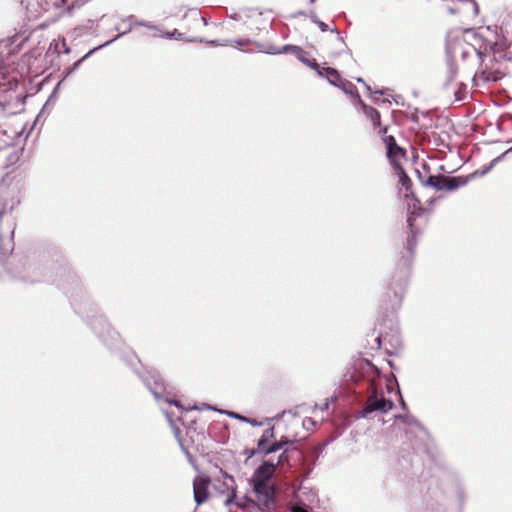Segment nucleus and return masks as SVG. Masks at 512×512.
<instances>
[{"mask_svg":"<svg viewBox=\"0 0 512 512\" xmlns=\"http://www.w3.org/2000/svg\"><path fill=\"white\" fill-rule=\"evenodd\" d=\"M429 212L418 207L408 211L407 227L409 229L406 244L400 252V258L386 288L381 295L378 308V321L380 332L374 338L376 347H381L382 341L388 340L391 344L399 343L397 312L402 306L404 295L411 275L415 249L418 236L422 233L428 222Z\"/></svg>","mask_w":512,"mask_h":512,"instance_id":"obj_1","label":"nucleus"},{"mask_svg":"<svg viewBox=\"0 0 512 512\" xmlns=\"http://www.w3.org/2000/svg\"><path fill=\"white\" fill-rule=\"evenodd\" d=\"M57 285L70 298L76 313L84 317L96 336L109 348H119L121 337L108 323L103 314L99 313L96 305L82 289L78 276L69 268H62L58 273Z\"/></svg>","mask_w":512,"mask_h":512,"instance_id":"obj_2","label":"nucleus"},{"mask_svg":"<svg viewBox=\"0 0 512 512\" xmlns=\"http://www.w3.org/2000/svg\"><path fill=\"white\" fill-rule=\"evenodd\" d=\"M278 465L272 460L263 461L256 468L250 480L256 500L267 509H272L275 506L276 491L272 477Z\"/></svg>","mask_w":512,"mask_h":512,"instance_id":"obj_3","label":"nucleus"},{"mask_svg":"<svg viewBox=\"0 0 512 512\" xmlns=\"http://www.w3.org/2000/svg\"><path fill=\"white\" fill-rule=\"evenodd\" d=\"M123 359L127 363V365L130 366L131 369L139 376L144 385L153 394L156 401L159 402L160 400H165V402H167L168 404L183 409V406L181 405L180 401L168 397L164 380L157 371L141 372L139 370V368L142 367L141 362L134 353L126 355Z\"/></svg>","mask_w":512,"mask_h":512,"instance_id":"obj_4","label":"nucleus"},{"mask_svg":"<svg viewBox=\"0 0 512 512\" xmlns=\"http://www.w3.org/2000/svg\"><path fill=\"white\" fill-rule=\"evenodd\" d=\"M369 394L365 398L361 410L357 412L359 418H370L373 413L384 414L394 407V402L387 399L382 391H379L371 383H368Z\"/></svg>","mask_w":512,"mask_h":512,"instance_id":"obj_5","label":"nucleus"},{"mask_svg":"<svg viewBox=\"0 0 512 512\" xmlns=\"http://www.w3.org/2000/svg\"><path fill=\"white\" fill-rule=\"evenodd\" d=\"M445 52L446 55L454 59V61H456L458 55L461 57L462 61L473 57L480 65H483L484 59L487 56L486 53H483L481 50L459 38L447 40Z\"/></svg>","mask_w":512,"mask_h":512,"instance_id":"obj_6","label":"nucleus"},{"mask_svg":"<svg viewBox=\"0 0 512 512\" xmlns=\"http://www.w3.org/2000/svg\"><path fill=\"white\" fill-rule=\"evenodd\" d=\"M417 175L424 186L432 187L437 191L446 190L454 192L469 182V178H465L464 176H444L439 174L429 175L426 180H423L419 171H417Z\"/></svg>","mask_w":512,"mask_h":512,"instance_id":"obj_7","label":"nucleus"},{"mask_svg":"<svg viewBox=\"0 0 512 512\" xmlns=\"http://www.w3.org/2000/svg\"><path fill=\"white\" fill-rule=\"evenodd\" d=\"M498 59L500 58L498 57L497 49L494 47V54L493 57H490L489 63L484 61L481 69L472 78L476 85H479V81L483 83L497 82L504 76V73L499 68L494 67V62H498Z\"/></svg>","mask_w":512,"mask_h":512,"instance_id":"obj_8","label":"nucleus"},{"mask_svg":"<svg viewBox=\"0 0 512 512\" xmlns=\"http://www.w3.org/2000/svg\"><path fill=\"white\" fill-rule=\"evenodd\" d=\"M19 87L20 84L16 80H8L7 83L0 84V105L3 108L10 106L14 100L20 105L24 103L23 92H17Z\"/></svg>","mask_w":512,"mask_h":512,"instance_id":"obj_9","label":"nucleus"},{"mask_svg":"<svg viewBox=\"0 0 512 512\" xmlns=\"http://www.w3.org/2000/svg\"><path fill=\"white\" fill-rule=\"evenodd\" d=\"M500 32L503 39L495 42L494 47L497 49L500 59H506L512 62V50H510V43L508 42V36L512 34V18L508 24L500 27Z\"/></svg>","mask_w":512,"mask_h":512,"instance_id":"obj_10","label":"nucleus"},{"mask_svg":"<svg viewBox=\"0 0 512 512\" xmlns=\"http://www.w3.org/2000/svg\"><path fill=\"white\" fill-rule=\"evenodd\" d=\"M209 485H210V479L205 476H197L193 480V494H194V501L199 506L203 504L209 497Z\"/></svg>","mask_w":512,"mask_h":512,"instance_id":"obj_11","label":"nucleus"},{"mask_svg":"<svg viewBox=\"0 0 512 512\" xmlns=\"http://www.w3.org/2000/svg\"><path fill=\"white\" fill-rule=\"evenodd\" d=\"M275 442L281 445V449H284V451L278 456L277 464H289L290 455L295 454L301 456V451L294 446V441L289 439L288 437L282 436L279 440H276Z\"/></svg>","mask_w":512,"mask_h":512,"instance_id":"obj_12","label":"nucleus"},{"mask_svg":"<svg viewBox=\"0 0 512 512\" xmlns=\"http://www.w3.org/2000/svg\"><path fill=\"white\" fill-rule=\"evenodd\" d=\"M133 19H134V17L132 15L126 16V17H124L122 19V23H125V22H129L130 23V25L127 28H125L124 30H122L123 26H121V25H116L114 27L115 31L120 32L117 35V36H119L117 39H119L122 35H125V34L129 33L132 30V24H134L136 26L146 27V28H149V29H152V30H156V31H161V29L158 26L153 25L150 22L138 21V20L133 21Z\"/></svg>","mask_w":512,"mask_h":512,"instance_id":"obj_13","label":"nucleus"},{"mask_svg":"<svg viewBox=\"0 0 512 512\" xmlns=\"http://www.w3.org/2000/svg\"><path fill=\"white\" fill-rule=\"evenodd\" d=\"M118 37L119 36H115L113 39H111L109 41H106L105 43H103V44H101V45H99L97 47H94L93 49L88 51L82 58H80L79 60L74 62V64L72 66L68 67L64 71V78H67L68 76H70L76 69L79 68V66L82 64V62L85 61L87 58H89L94 52H96L97 50L102 49L103 47L109 46L114 41H116Z\"/></svg>","mask_w":512,"mask_h":512,"instance_id":"obj_14","label":"nucleus"},{"mask_svg":"<svg viewBox=\"0 0 512 512\" xmlns=\"http://www.w3.org/2000/svg\"><path fill=\"white\" fill-rule=\"evenodd\" d=\"M204 407L206 409L214 410V411H217L219 413L225 414V415H227L228 417H230L232 419H236L238 421H241V422H244V423H248V424H250L253 427H258V426L262 425V423L257 421L256 419L250 418V417H247V416H244V415H241V414H239L237 412H234V411L219 410V409L213 408L212 406H210L208 404H204Z\"/></svg>","mask_w":512,"mask_h":512,"instance_id":"obj_15","label":"nucleus"},{"mask_svg":"<svg viewBox=\"0 0 512 512\" xmlns=\"http://www.w3.org/2000/svg\"><path fill=\"white\" fill-rule=\"evenodd\" d=\"M384 143L386 145L387 157L389 159H394L405 154L404 149L397 144L395 138L392 135L386 136L384 138Z\"/></svg>","mask_w":512,"mask_h":512,"instance_id":"obj_16","label":"nucleus"},{"mask_svg":"<svg viewBox=\"0 0 512 512\" xmlns=\"http://www.w3.org/2000/svg\"><path fill=\"white\" fill-rule=\"evenodd\" d=\"M457 74L458 66L456 61L446 55V72L443 86L447 88L449 85H451L455 81Z\"/></svg>","mask_w":512,"mask_h":512,"instance_id":"obj_17","label":"nucleus"},{"mask_svg":"<svg viewBox=\"0 0 512 512\" xmlns=\"http://www.w3.org/2000/svg\"><path fill=\"white\" fill-rule=\"evenodd\" d=\"M295 456H296L297 460L301 461L300 478H301V484H302L314 470L316 461H314V460L309 461L308 457H306V455H304L302 452H301V456H298V455H295Z\"/></svg>","mask_w":512,"mask_h":512,"instance_id":"obj_18","label":"nucleus"},{"mask_svg":"<svg viewBox=\"0 0 512 512\" xmlns=\"http://www.w3.org/2000/svg\"><path fill=\"white\" fill-rule=\"evenodd\" d=\"M301 496L304 501L306 502V505L313 508L314 504L317 502V494L315 491L308 487L300 486L298 491L295 492V499L298 501V497Z\"/></svg>","mask_w":512,"mask_h":512,"instance_id":"obj_19","label":"nucleus"},{"mask_svg":"<svg viewBox=\"0 0 512 512\" xmlns=\"http://www.w3.org/2000/svg\"><path fill=\"white\" fill-rule=\"evenodd\" d=\"M454 493H455V497L458 502L459 511H462V509L465 505L466 499H467V495H466V489H465L462 481L459 479H456L454 482Z\"/></svg>","mask_w":512,"mask_h":512,"instance_id":"obj_20","label":"nucleus"},{"mask_svg":"<svg viewBox=\"0 0 512 512\" xmlns=\"http://www.w3.org/2000/svg\"><path fill=\"white\" fill-rule=\"evenodd\" d=\"M361 103L363 113L371 120L374 126L380 125V113L378 110L365 104L361 99H359Z\"/></svg>","mask_w":512,"mask_h":512,"instance_id":"obj_21","label":"nucleus"},{"mask_svg":"<svg viewBox=\"0 0 512 512\" xmlns=\"http://www.w3.org/2000/svg\"><path fill=\"white\" fill-rule=\"evenodd\" d=\"M395 169L399 177V182L406 191H409L412 186V181L400 164H395Z\"/></svg>","mask_w":512,"mask_h":512,"instance_id":"obj_22","label":"nucleus"},{"mask_svg":"<svg viewBox=\"0 0 512 512\" xmlns=\"http://www.w3.org/2000/svg\"><path fill=\"white\" fill-rule=\"evenodd\" d=\"M224 478L226 480L224 485L227 486V488H229V487L231 488V493L227 496V498L224 501L225 505L228 506V505L232 504L236 498V488L233 486L234 479L232 476L225 473Z\"/></svg>","mask_w":512,"mask_h":512,"instance_id":"obj_23","label":"nucleus"},{"mask_svg":"<svg viewBox=\"0 0 512 512\" xmlns=\"http://www.w3.org/2000/svg\"><path fill=\"white\" fill-rule=\"evenodd\" d=\"M397 419L403 421L407 426L409 427H416L419 430L425 432L424 426L412 415L406 414V415H396Z\"/></svg>","mask_w":512,"mask_h":512,"instance_id":"obj_24","label":"nucleus"},{"mask_svg":"<svg viewBox=\"0 0 512 512\" xmlns=\"http://www.w3.org/2000/svg\"><path fill=\"white\" fill-rule=\"evenodd\" d=\"M275 437L274 427H269L263 431L262 436L257 441V449H263L270 439Z\"/></svg>","mask_w":512,"mask_h":512,"instance_id":"obj_25","label":"nucleus"},{"mask_svg":"<svg viewBox=\"0 0 512 512\" xmlns=\"http://www.w3.org/2000/svg\"><path fill=\"white\" fill-rule=\"evenodd\" d=\"M286 53H292L294 56L296 53L301 54V47L291 44L283 45L281 48H277L274 46V52L272 53V55Z\"/></svg>","mask_w":512,"mask_h":512,"instance_id":"obj_26","label":"nucleus"},{"mask_svg":"<svg viewBox=\"0 0 512 512\" xmlns=\"http://www.w3.org/2000/svg\"><path fill=\"white\" fill-rule=\"evenodd\" d=\"M235 504L243 510H246L247 508H252V509H259L261 512H263V509L260 507L259 504H257L254 500H251L247 497H244L243 499L238 500L237 502H235Z\"/></svg>","mask_w":512,"mask_h":512,"instance_id":"obj_27","label":"nucleus"},{"mask_svg":"<svg viewBox=\"0 0 512 512\" xmlns=\"http://www.w3.org/2000/svg\"><path fill=\"white\" fill-rule=\"evenodd\" d=\"M338 88H340L345 94L356 96L360 99L359 94L357 92V88L347 80L341 81L340 85H338Z\"/></svg>","mask_w":512,"mask_h":512,"instance_id":"obj_28","label":"nucleus"},{"mask_svg":"<svg viewBox=\"0 0 512 512\" xmlns=\"http://www.w3.org/2000/svg\"><path fill=\"white\" fill-rule=\"evenodd\" d=\"M312 507L306 505L304 499L299 496L298 501H296L290 508V512H309Z\"/></svg>","mask_w":512,"mask_h":512,"instance_id":"obj_29","label":"nucleus"},{"mask_svg":"<svg viewBox=\"0 0 512 512\" xmlns=\"http://www.w3.org/2000/svg\"><path fill=\"white\" fill-rule=\"evenodd\" d=\"M281 450V445L277 444L275 441L271 444L267 443L264 444L263 449H257V452L263 455H269L276 453L277 451Z\"/></svg>","mask_w":512,"mask_h":512,"instance_id":"obj_30","label":"nucleus"},{"mask_svg":"<svg viewBox=\"0 0 512 512\" xmlns=\"http://www.w3.org/2000/svg\"><path fill=\"white\" fill-rule=\"evenodd\" d=\"M454 96L456 101H463L467 96V85L463 82H458Z\"/></svg>","mask_w":512,"mask_h":512,"instance_id":"obj_31","label":"nucleus"},{"mask_svg":"<svg viewBox=\"0 0 512 512\" xmlns=\"http://www.w3.org/2000/svg\"><path fill=\"white\" fill-rule=\"evenodd\" d=\"M183 18H189L193 22H199V20L202 19V16L200 10L197 8H185Z\"/></svg>","mask_w":512,"mask_h":512,"instance_id":"obj_32","label":"nucleus"},{"mask_svg":"<svg viewBox=\"0 0 512 512\" xmlns=\"http://www.w3.org/2000/svg\"><path fill=\"white\" fill-rule=\"evenodd\" d=\"M252 43L256 46V48L260 52L271 54V55L274 52V45L271 43H268V42L264 43V42H258V41H253Z\"/></svg>","mask_w":512,"mask_h":512,"instance_id":"obj_33","label":"nucleus"},{"mask_svg":"<svg viewBox=\"0 0 512 512\" xmlns=\"http://www.w3.org/2000/svg\"><path fill=\"white\" fill-rule=\"evenodd\" d=\"M93 25L94 21L89 19L85 25L76 27L73 33L76 37L82 36L84 33H87L88 30L92 29Z\"/></svg>","mask_w":512,"mask_h":512,"instance_id":"obj_34","label":"nucleus"},{"mask_svg":"<svg viewBox=\"0 0 512 512\" xmlns=\"http://www.w3.org/2000/svg\"><path fill=\"white\" fill-rule=\"evenodd\" d=\"M504 159V155H500L496 158H494L490 163L489 165H487L486 167H484L482 170H481V176H484L486 175L488 172H490L492 170V168L497 164L499 163L500 161H502Z\"/></svg>","mask_w":512,"mask_h":512,"instance_id":"obj_35","label":"nucleus"},{"mask_svg":"<svg viewBox=\"0 0 512 512\" xmlns=\"http://www.w3.org/2000/svg\"><path fill=\"white\" fill-rule=\"evenodd\" d=\"M330 442H331V441H330V440H328V441H326V442L320 443V444H318V445H316V446L312 447V449H311V450H312V451H313V453L315 454L314 461H316V462H317V460H318V458H319L320 454L323 452V450L325 449V447H326Z\"/></svg>","mask_w":512,"mask_h":512,"instance_id":"obj_36","label":"nucleus"},{"mask_svg":"<svg viewBox=\"0 0 512 512\" xmlns=\"http://www.w3.org/2000/svg\"><path fill=\"white\" fill-rule=\"evenodd\" d=\"M307 52L304 51L302 48H301V54L299 53H296L295 54V57L303 64H305L306 66L310 67L312 65V59H309L307 56Z\"/></svg>","mask_w":512,"mask_h":512,"instance_id":"obj_37","label":"nucleus"},{"mask_svg":"<svg viewBox=\"0 0 512 512\" xmlns=\"http://www.w3.org/2000/svg\"><path fill=\"white\" fill-rule=\"evenodd\" d=\"M163 37H165L167 39L183 40L184 39V34L180 33L177 29H174L171 32H166L163 35Z\"/></svg>","mask_w":512,"mask_h":512,"instance_id":"obj_38","label":"nucleus"},{"mask_svg":"<svg viewBox=\"0 0 512 512\" xmlns=\"http://www.w3.org/2000/svg\"><path fill=\"white\" fill-rule=\"evenodd\" d=\"M331 32L336 33V34L338 35L337 40H338L341 44H343V45H344V50H343V52H345V53L349 54L350 56H352V51H351V49L346 45V43H345V41H344V38H343L342 36H340V35H339V31H338V29H337L336 27H334V28H332V29H331Z\"/></svg>","mask_w":512,"mask_h":512,"instance_id":"obj_39","label":"nucleus"},{"mask_svg":"<svg viewBox=\"0 0 512 512\" xmlns=\"http://www.w3.org/2000/svg\"><path fill=\"white\" fill-rule=\"evenodd\" d=\"M321 74L322 75H319V76L320 77H324V78H326L329 75H334V76L336 75V76H338V71L336 69H334V68H331V67H323L321 69Z\"/></svg>","mask_w":512,"mask_h":512,"instance_id":"obj_40","label":"nucleus"},{"mask_svg":"<svg viewBox=\"0 0 512 512\" xmlns=\"http://www.w3.org/2000/svg\"><path fill=\"white\" fill-rule=\"evenodd\" d=\"M327 81L329 82V84L335 86V87H338V85H340L341 81H343L341 79V76L340 74L338 73V76H334V75H329L326 77Z\"/></svg>","mask_w":512,"mask_h":512,"instance_id":"obj_41","label":"nucleus"},{"mask_svg":"<svg viewBox=\"0 0 512 512\" xmlns=\"http://www.w3.org/2000/svg\"><path fill=\"white\" fill-rule=\"evenodd\" d=\"M428 512H447L446 508L440 503H432L428 508Z\"/></svg>","mask_w":512,"mask_h":512,"instance_id":"obj_42","label":"nucleus"},{"mask_svg":"<svg viewBox=\"0 0 512 512\" xmlns=\"http://www.w3.org/2000/svg\"><path fill=\"white\" fill-rule=\"evenodd\" d=\"M232 42L238 46H246L249 43H251L252 41L250 39H246V38H238V39L233 40Z\"/></svg>","mask_w":512,"mask_h":512,"instance_id":"obj_43","label":"nucleus"},{"mask_svg":"<svg viewBox=\"0 0 512 512\" xmlns=\"http://www.w3.org/2000/svg\"><path fill=\"white\" fill-rule=\"evenodd\" d=\"M310 68H311V69H313L314 71H316V73H317L318 75H322V74H321V69H322L323 67H320V66H319V64L316 62V60H315V59H312V65L310 66Z\"/></svg>","mask_w":512,"mask_h":512,"instance_id":"obj_44","label":"nucleus"},{"mask_svg":"<svg viewBox=\"0 0 512 512\" xmlns=\"http://www.w3.org/2000/svg\"><path fill=\"white\" fill-rule=\"evenodd\" d=\"M310 68H311V69H313L314 71H316V73H317L318 75H322V74H321V69H322L323 67H320V66H319V64L316 62V60H315V59H312V65L310 66Z\"/></svg>","mask_w":512,"mask_h":512,"instance_id":"obj_45","label":"nucleus"},{"mask_svg":"<svg viewBox=\"0 0 512 512\" xmlns=\"http://www.w3.org/2000/svg\"><path fill=\"white\" fill-rule=\"evenodd\" d=\"M166 417H167L168 421L170 422V424H171V426H172L176 436H179L180 435V429L178 427L174 426L173 420L171 419L170 414L166 413Z\"/></svg>","mask_w":512,"mask_h":512,"instance_id":"obj_46","label":"nucleus"},{"mask_svg":"<svg viewBox=\"0 0 512 512\" xmlns=\"http://www.w3.org/2000/svg\"><path fill=\"white\" fill-rule=\"evenodd\" d=\"M316 25L319 27V29L322 32H326V31L330 30L329 26L326 23H324L323 21H321V20L317 21Z\"/></svg>","mask_w":512,"mask_h":512,"instance_id":"obj_47","label":"nucleus"},{"mask_svg":"<svg viewBox=\"0 0 512 512\" xmlns=\"http://www.w3.org/2000/svg\"><path fill=\"white\" fill-rule=\"evenodd\" d=\"M307 16L310 18V20L317 24V21H319L320 19L318 18L317 14L315 13V11H310L309 14H307Z\"/></svg>","mask_w":512,"mask_h":512,"instance_id":"obj_48","label":"nucleus"},{"mask_svg":"<svg viewBox=\"0 0 512 512\" xmlns=\"http://www.w3.org/2000/svg\"><path fill=\"white\" fill-rule=\"evenodd\" d=\"M418 109H415V112L411 114L410 116V120L414 123H418L419 121V118H418Z\"/></svg>","mask_w":512,"mask_h":512,"instance_id":"obj_49","label":"nucleus"},{"mask_svg":"<svg viewBox=\"0 0 512 512\" xmlns=\"http://www.w3.org/2000/svg\"><path fill=\"white\" fill-rule=\"evenodd\" d=\"M315 408H319L321 411L328 410L329 408V401L326 400L322 405L318 406L315 405Z\"/></svg>","mask_w":512,"mask_h":512,"instance_id":"obj_50","label":"nucleus"},{"mask_svg":"<svg viewBox=\"0 0 512 512\" xmlns=\"http://www.w3.org/2000/svg\"><path fill=\"white\" fill-rule=\"evenodd\" d=\"M476 176H481V170H476L475 172L469 174L468 176H464L465 178H469V181L475 178Z\"/></svg>","mask_w":512,"mask_h":512,"instance_id":"obj_51","label":"nucleus"},{"mask_svg":"<svg viewBox=\"0 0 512 512\" xmlns=\"http://www.w3.org/2000/svg\"><path fill=\"white\" fill-rule=\"evenodd\" d=\"M62 48L64 53L68 54L70 52V47L66 44L65 39H62Z\"/></svg>","mask_w":512,"mask_h":512,"instance_id":"obj_52","label":"nucleus"},{"mask_svg":"<svg viewBox=\"0 0 512 512\" xmlns=\"http://www.w3.org/2000/svg\"><path fill=\"white\" fill-rule=\"evenodd\" d=\"M356 81L360 82V83H363L365 85V87H366V90L369 93H371V87L369 85H367L366 82L361 77L356 78Z\"/></svg>","mask_w":512,"mask_h":512,"instance_id":"obj_53","label":"nucleus"},{"mask_svg":"<svg viewBox=\"0 0 512 512\" xmlns=\"http://www.w3.org/2000/svg\"><path fill=\"white\" fill-rule=\"evenodd\" d=\"M398 394H399V397H400V404H401V407H402L403 409L407 410V405H406V403H405V401H404V399H403V397H402V395H401L400 390H398Z\"/></svg>","mask_w":512,"mask_h":512,"instance_id":"obj_54","label":"nucleus"},{"mask_svg":"<svg viewBox=\"0 0 512 512\" xmlns=\"http://www.w3.org/2000/svg\"><path fill=\"white\" fill-rule=\"evenodd\" d=\"M402 100H403L402 96H399V95H398V96H396V97L394 98V102H395L397 105H404V103H403V101H402Z\"/></svg>","mask_w":512,"mask_h":512,"instance_id":"obj_55","label":"nucleus"},{"mask_svg":"<svg viewBox=\"0 0 512 512\" xmlns=\"http://www.w3.org/2000/svg\"><path fill=\"white\" fill-rule=\"evenodd\" d=\"M205 42L210 44V45H213V46L224 45L223 43H220L218 40H210V41H205Z\"/></svg>","mask_w":512,"mask_h":512,"instance_id":"obj_56","label":"nucleus"},{"mask_svg":"<svg viewBox=\"0 0 512 512\" xmlns=\"http://www.w3.org/2000/svg\"><path fill=\"white\" fill-rule=\"evenodd\" d=\"M187 41H189V42H194V41L204 42L205 40H204V39H202V38H199V39H198V38H195V37H194V38H191V39H187Z\"/></svg>","mask_w":512,"mask_h":512,"instance_id":"obj_57","label":"nucleus"},{"mask_svg":"<svg viewBox=\"0 0 512 512\" xmlns=\"http://www.w3.org/2000/svg\"><path fill=\"white\" fill-rule=\"evenodd\" d=\"M306 457H308V460H309V461H312V460H314L315 454H314V453H313V451L311 450V451H310V454H309V455H307Z\"/></svg>","mask_w":512,"mask_h":512,"instance_id":"obj_58","label":"nucleus"},{"mask_svg":"<svg viewBox=\"0 0 512 512\" xmlns=\"http://www.w3.org/2000/svg\"><path fill=\"white\" fill-rule=\"evenodd\" d=\"M49 104V101H46L45 102V105H43L42 109H41V112L38 113V116H41L42 115V112H44L45 108H46V105Z\"/></svg>","mask_w":512,"mask_h":512,"instance_id":"obj_59","label":"nucleus"},{"mask_svg":"<svg viewBox=\"0 0 512 512\" xmlns=\"http://www.w3.org/2000/svg\"><path fill=\"white\" fill-rule=\"evenodd\" d=\"M49 104V101H46L45 102V105H43L42 109H41V112L38 113V116H41L42 115V112H44L45 108H46V105Z\"/></svg>","mask_w":512,"mask_h":512,"instance_id":"obj_60","label":"nucleus"},{"mask_svg":"<svg viewBox=\"0 0 512 512\" xmlns=\"http://www.w3.org/2000/svg\"><path fill=\"white\" fill-rule=\"evenodd\" d=\"M49 104V101H46L45 102V105H43L42 109H41V112L38 113V116H41L42 115V112H44L45 108H46V105Z\"/></svg>","mask_w":512,"mask_h":512,"instance_id":"obj_61","label":"nucleus"},{"mask_svg":"<svg viewBox=\"0 0 512 512\" xmlns=\"http://www.w3.org/2000/svg\"><path fill=\"white\" fill-rule=\"evenodd\" d=\"M49 104V101H46L45 102V105H43L42 109H41V112L38 113V116H41L42 115V112H44L45 108H46V105Z\"/></svg>","mask_w":512,"mask_h":512,"instance_id":"obj_62","label":"nucleus"},{"mask_svg":"<svg viewBox=\"0 0 512 512\" xmlns=\"http://www.w3.org/2000/svg\"><path fill=\"white\" fill-rule=\"evenodd\" d=\"M199 21H201L205 26L208 24V21L204 16H202V19H200Z\"/></svg>","mask_w":512,"mask_h":512,"instance_id":"obj_63","label":"nucleus"},{"mask_svg":"<svg viewBox=\"0 0 512 512\" xmlns=\"http://www.w3.org/2000/svg\"><path fill=\"white\" fill-rule=\"evenodd\" d=\"M510 152H512V146L509 149H507L505 152H503L501 155H504V157H505Z\"/></svg>","mask_w":512,"mask_h":512,"instance_id":"obj_64","label":"nucleus"}]
</instances>
